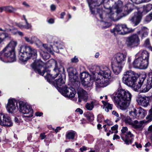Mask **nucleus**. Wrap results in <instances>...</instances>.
<instances>
[{
	"label": "nucleus",
	"instance_id": "obj_43",
	"mask_svg": "<svg viewBox=\"0 0 152 152\" xmlns=\"http://www.w3.org/2000/svg\"><path fill=\"white\" fill-rule=\"evenodd\" d=\"M43 47L48 52H51L52 51V49L51 48L49 47L48 45L46 44H43L42 45Z\"/></svg>",
	"mask_w": 152,
	"mask_h": 152
},
{
	"label": "nucleus",
	"instance_id": "obj_41",
	"mask_svg": "<svg viewBox=\"0 0 152 152\" xmlns=\"http://www.w3.org/2000/svg\"><path fill=\"white\" fill-rule=\"evenodd\" d=\"M6 38V34L4 33H0V44L3 42Z\"/></svg>",
	"mask_w": 152,
	"mask_h": 152
},
{
	"label": "nucleus",
	"instance_id": "obj_42",
	"mask_svg": "<svg viewBox=\"0 0 152 152\" xmlns=\"http://www.w3.org/2000/svg\"><path fill=\"white\" fill-rule=\"evenodd\" d=\"M101 21V24L103 25L102 28H105L109 27L110 26V24L108 22L105 21Z\"/></svg>",
	"mask_w": 152,
	"mask_h": 152
},
{
	"label": "nucleus",
	"instance_id": "obj_16",
	"mask_svg": "<svg viewBox=\"0 0 152 152\" xmlns=\"http://www.w3.org/2000/svg\"><path fill=\"white\" fill-rule=\"evenodd\" d=\"M149 99L148 97L139 95L136 99L138 103L142 106L147 107L149 103Z\"/></svg>",
	"mask_w": 152,
	"mask_h": 152
},
{
	"label": "nucleus",
	"instance_id": "obj_10",
	"mask_svg": "<svg viewBox=\"0 0 152 152\" xmlns=\"http://www.w3.org/2000/svg\"><path fill=\"white\" fill-rule=\"evenodd\" d=\"M127 56L126 53L119 52L115 54L112 59V63L124 65Z\"/></svg>",
	"mask_w": 152,
	"mask_h": 152
},
{
	"label": "nucleus",
	"instance_id": "obj_61",
	"mask_svg": "<svg viewBox=\"0 0 152 152\" xmlns=\"http://www.w3.org/2000/svg\"><path fill=\"white\" fill-rule=\"evenodd\" d=\"M65 12H62L61 14L60 18L61 19L64 18V16L65 15Z\"/></svg>",
	"mask_w": 152,
	"mask_h": 152
},
{
	"label": "nucleus",
	"instance_id": "obj_57",
	"mask_svg": "<svg viewBox=\"0 0 152 152\" xmlns=\"http://www.w3.org/2000/svg\"><path fill=\"white\" fill-rule=\"evenodd\" d=\"M43 114V113H39V112H36L35 113V115L37 116H42Z\"/></svg>",
	"mask_w": 152,
	"mask_h": 152
},
{
	"label": "nucleus",
	"instance_id": "obj_51",
	"mask_svg": "<svg viewBox=\"0 0 152 152\" xmlns=\"http://www.w3.org/2000/svg\"><path fill=\"white\" fill-rule=\"evenodd\" d=\"M146 118L147 120V122L151 121L152 120V118H151V116L149 115L147 116Z\"/></svg>",
	"mask_w": 152,
	"mask_h": 152
},
{
	"label": "nucleus",
	"instance_id": "obj_19",
	"mask_svg": "<svg viewBox=\"0 0 152 152\" xmlns=\"http://www.w3.org/2000/svg\"><path fill=\"white\" fill-rule=\"evenodd\" d=\"M142 14L140 12L135 13L134 16L130 19L131 22L135 26L138 25L140 22L142 18Z\"/></svg>",
	"mask_w": 152,
	"mask_h": 152
},
{
	"label": "nucleus",
	"instance_id": "obj_54",
	"mask_svg": "<svg viewBox=\"0 0 152 152\" xmlns=\"http://www.w3.org/2000/svg\"><path fill=\"white\" fill-rule=\"evenodd\" d=\"M50 9L52 11H54L56 10V6L53 4H52L50 6Z\"/></svg>",
	"mask_w": 152,
	"mask_h": 152
},
{
	"label": "nucleus",
	"instance_id": "obj_63",
	"mask_svg": "<svg viewBox=\"0 0 152 152\" xmlns=\"http://www.w3.org/2000/svg\"><path fill=\"white\" fill-rule=\"evenodd\" d=\"M151 116V118H152V108L149 111V114Z\"/></svg>",
	"mask_w": 152,
	"mask_h": 152
},
{
	"label": "nucleus",
	"instance_id": "obj_52",
	"mask_svg": "<svg viewBox=\"0 0 152 152\" xmlns=\"http://www.w3.org/2000/svg\"><path fill=\"white\" fill-rule=\"evenodd\" d=\"M76 112H79L80 114H82L83 113V111L80 108H77L76 111Z\"/></svg>",
	"mask_w": 152,
	"mask_h": 152
},
{
	"label": "nucleus",
	"instance_id": "obj_35",
	"mask_svg": "<svg viewBox=\"0 0 152 152\" xmlns=\"http://www.w3.org/2000/svg\"><path fill=\"white\" fill-rule=\"evenodd\" d=\"M85 116L86 117L87 120L89 121H91L94 119V115L89 112H87L85 114Z\"/></svg>",
	"mask_w": 152,
	"mask_h": 152
},
{
	"label": "nucleus",
	"instance_id": "obj_29",
	"mask_svg": "<svg viewBox=\"0 0 152 152\" xmlns=\"http://www.w3.org/2000/svg\"><path fill=\"white\" fill-rule=\"evenodd\" d=\"M76 134V133L73 130H71L66 132V138L68 139L73 140L74 139L75 135Z\"/></svg>",
	"mask_w": 152,
	"mask_h": 152
},
{
	"label": "nucleus",
	"instance_id": "obj_14",
	"mask_svg": "<svg viewBox=\"0 0 152 152\" xmlns=\"http://www.w3.org/2000/svg\"><path fill=\"white\" fill-rule=\"evenodd\" d=\"M145 78L146 75L145 74L141 75L140 77V80L138 82V83H134L132 86H129L132 87L135 91H139L142 86L144 83Z\"/></svg>",
	"mask_w": 152,
	"mask_h": 152
},
{
	"label": "nucleus",
	"instance_id": "obj_28",
	"mask_svg": "<svg viewBox=\"0 0 152 152\" xmlns=\"http://www.w3.org/2000/svg\"><path fill=\"white\" fill-rule=\"evenodd\" d=\"M124 7L125 10L127 12L126 15H127L128 14L133 10L134 6L133 4L129 3L125 5Z\"/></svg>",
	"mask_w": 152,
	"mask_h": 152
},
{
	"label": "nucleus",
	"instance_id": "obj_64",
	"mask_svg": "<svg viewBox=\"0 0 152 152\" xmlns=\"http://www.w3.org/2000/svg\"><path fill=\"white\" fill-rule=\"evenodd\" d=\"M65 152H73V151L72 149H66Z\"/></svg>",
	"mask_w": 152,
	"mask_h": 152
},
{
	"label": "nucleus",
	"instance_id": "obj_17",
	"mask_svg": "<svg viewBox=\"0 0 152 152\" xmlns=\"http://www.w3.org/2000/svg\"><path fill=\"white\" fill-rule=\"evenodd\" d=\"M152 87V72L148 74V78L147 80V83L142 87V91L146 92L148 91Z\"/></svg>",
	"mask_w": 152,
	"mask_h": 152
},
{
	"label": "nucleus",
	"instance_id": "obj_59",
	"mask_svg": "<svg viewBox=\"0 0 152 152\" xmlns=\"http://www.w3.org/2000/svg\"><path fill=\"white\" fill-rule=\"evenodd\" d=\"M120 138V137L117 135L115 134L114 135L113 137V140H115V139H119Z\"/></svg>",
	"mask_w": 152,
	"mask_h": 152
},
{
	"label": "nucleus",
	"instance_id": "obj_6",
	"mask_svg": "<svg viewBox=\"0 0 152 152\" xmlns=\"http://www.w3.org/2000/svg\"><path fill=\"white\" fill-rule=\"evenodd\" d=\"M17 44L16 42L12 41L3 50L4 56L9 58L11 62L15 60L16 56L14 50Z\"/></svg>",
	"mask_w": 152,
	"mask_h": 152
},
{
	"label": "nucleus",
	"instance_id": "obj_26",
	"mask_svg": "<svg viewBox=\"0 0 152 152\" xmlns=\"http://www.w3.org/2000/svg\"><path fill=\"white\" fill-rule=\"evenodd\" d=\"M148 29L145 26L142 27L141 30L137 32V34L141 35L142 38L146 37L148 34Z\"/></svg>",
	"mask_w": 152,
	"mask_h": 152
},
{
	"label": "nucleus",
	"instance_id": "obj_46",
	"mask_svg": "<svg viewBox=\"0 0 152 152\" xmlns=\"http://www.w3.org/2000/svg\"><path fill=\"white\" fill-rule=\"evenodd\" d=\"M26 25H24V28L26 29H29L31 28V24L29 23L28 21L26 22Z\"/></svg>",
	"mask_w": 152,
	"mask_h": 152
},
{
	"label": "nucleus",
	"instance_id": "obj_4",
	"mask_svg": "<svg viewBox=\"0 0 152 152\" xmlns=\"http://www.w3.org/2000/svg\"><path fill=\"white\" fill-rule=\"evenodd\" d=\"M131 98L132 95L129 92L122 88L118 89L114 96L116 106L123 110H126L129 107Z\"/></svg>",
	"mask_w": 152,
	"mask_h": 152
},
{
	"label": "nucleus",
	"instance_id": "obj_18",
	"mask_svg": "<svg viewBox=\"0 0 152 152\" xmlns=\"http://www.w3.org/2000/svg\"><path fill=\"white\" fill-rule=\"evenodd\" d=\"M77 94L78 95V101L80 102L82 100L86 101L88 98V94L86 91L83 89L79 88Z\"/></svg>",
	"mask_w": 152,
	"mask_h": 152
},
{
	"label": "nucleus",
	"instance_id": "obj_8",
	"mask_svg": "<svg viewBox=\"0 0 152 152\" xmlns=\"http://www.w3.org/2000/svg\"><path fill=\"white\" fill-rule=\"evenodd\" d=\"M140 40L137 34H134L127 37L126 44L130 48L137 47L140 44Z\"/></svg>",
	"mask_w": 152,
	"mask_h": 152
},
{
	"label": "nucleus",
	"instance_id": "obj_40",
	"mask_svg": "<svg viewBox=\"0 0 152 152\" xmlns=\"http://www.w3.org/2000/svg\"><path fill=\"white\" fill-rule=\"evenodd\" d=\"M125 122L126 124L132 125V126L133 124L134 121H132L131 118L129 117H127L125 118Z\"/></svg>",
	"mask_w": 152,
	"mask_h": 152
},
{
	"label": "nucleus",
	"instance_id": "obj_39",
	"mask_svg": "<svg viewBox=\"0 0 152 152\" xmlns=\"http://www.w3.org/2000/svg\"><path fill=\"white\" fill-rule=\"evenodd\" d=\"M5 11L9 12H12L16 10V9L11 6L5 7Z\"/></svg>",
	"mask_w": 152,
	"mask_h": 152
},
{
	"label": "nucleus",
	"instance_id": "obj_11",
	"mask_svg": "<svg viewBox=\"0 0 152 152\" xmlns=\"http://www.w3.org/2000/svg\"><path fill=\"white\" fill-rule=\"evenodd\" d=\"M135 59L133 63V67L136 68L140 69H146L148 65L147 64V62H145L142 57L139 56L135 55Z\"/></svg>",
	"mask_w": 152,
	"mask_h": 152
},
{
	"label": "nucleus",
	"instance_id": "obj_30",
	"mask_svg": "<svg viewBox=\"0 0 152 152\" xmlns=\"http://www.w3.org/2000/svg\"><path fill=\"white\" fill-rule=\"evenodd\" d=\"M102 102L104 106V108L105 111L108 112L110 110H112L113 108V105L105 101H102Z\"/></svg>",
	"mask_w": 152,
	"mask_h": 152
},
{
	"label": "nucleus",
	"instance_id": "obj_48",
	"mask_svg": "<svg viewBox=\"0 0 152 152\" xmlns=\"http://www.w3.org/2000/svg\"><path fill=\"white\" fill-rule=\"evenodd\" d=\"M71 61L72 63L77 62L78 61V58L75 56L74 58H72L71 59Z\"/></svg>",
	"mask_w": 152,
	"mask_h": 152
},
{
	"label": "nucleus",
	"instance_id": "obj_33",
	"mask_svg": "<svg viewBox=\"0 0 152 152\" xmlns=\"http://www.w3.org/2000/svg\"><path fill=\"white\" fill-rule=\"evenodd\" d=\"M123 29L122 34L123 35L126 34L131 32H132L134 30L132 28H127L126 25L125 24H123Z\"/></svg>",
	"mask_w": 152,
	"mask_h": 152
},
{
	"label": "nucleus",
	"instance_id": "obj_31",
	"mask_svg": "<svg viewBox=\"0 0 152 152\" xmlns=\"http://www.w3.org/2000/svg\"><path fill=\"white\" fill-rule=\"evenodd\" d=\"M144 123V121H142L138 122L137 120H135L134 121L132 126L136 129L140 128L142 127Z\"/></svg>",
	"mask_w": 152,
	"mask_h": 152
},
{
	"label": "nucleus",
	"instance_id": "obj_24",
	"mask_svg": "<svg viewBox=\"0 0 152 152\" xmlns=\"http://www.w3.org/2000/svg\"><path fill=\"white\" fill-rule=\"evenodd\" d=\"M123 24L118 25L113 29H111V32L114 35L118 34H122L123 32Z\"/></svg>",
	"mask_w": 152,
	"mask_h": 152
},
{
	"label": "nucleus",
	"instance_id": "obj_15",
	"mask_svg": "<svg viewBox=\"0 0 152 152\" xmlns=\"http://www.w3.org/2000/svg\"><path fill=\"white\" fill-rule=\"evenodd\" d=\"M90 10L93 13H94L95 10L93 8L98 7L103 2V0H87Z\"/></svg>",
	"mask_w": 152,
	"mask_h": 152
},
{
	"label": "nucleus",
	"instance_id": "obj_20",
	"mask_svg": "<svg viewBox=\"0 0 152 152\" xmlns=\"http://www.w3.org/2000/svg\"><path fill=\"white\" fill-rule=\"evenodd\" d=\"M137 56L142 57L144 61L146 62L148 66L149 64V53L145 50H140L137 54Z\"/></svg>",
	"mask_w": 152,
	"mask_h": 152
},
{
	"label": "nucleus",
	"instance_id": "obj_22",
	"mask_svg": "<svg viewBox=\"0 0 152 152\" xmlns=\"http://www.w3.org/2000/svg\"><path fill=\"white\" fill-rule=\"evenodd\" d=\"M80 75L81 83L84 86H86L87 83L86 79L88 78L90 79V75L88 72H83L80 74Z\"/></svg>",
	"mask_w": 152,
	"mask_h": 152
},
{
	"label": "nucleus",
	"instance_id": "obj_12",
	"mask_svg": "<svg viewBox=\"0 0 152 152\" xmlns=\"http://www.w3.org/2000/svg\"><path fill=\"white\" fill-rule=\"evenodd\" d=\"M18 104L17 101L15 99H9L7 106L8 111L10 113L16 111L18 108Z\"/></svg>",
	"mask_w": 152,
	"mask_h": 152
},
{
	"label": "nucleus",
	"instance_id": "obj_55",
	"mask_svg": "<svg viewBox=\"0 0 152 152\" xmlns=\"http://www.w3.org/2000/svg\"><path fill=\"white\" fill-rule=\"evenodd\" d=\"M46 136L45 133H42L40 135V137L42 139H43L46 137Z\"/></svg>",
	"mask_w": 152,
	"mask_h": 152
},
{
	"label": "nucleus",
	"instance_id": "obj_50",
	"mask_svg": "<svg viewBox=\"0 0 152 152\" xmlns=\"http://www.w3.org/2000/svg\"><path fill=\"white\" fill-rule=\"evenodd\" d=\"M127 130L128 128L126 127H122L121 131L122 133H125Z\"/></svg>",
	"mask_w": 152,
	"mask_h": 152
},
{
	"label": "nucleus",
	"instance_id": "obj_23",
	"mask_svg": "<svg viewBox=\"0 0 152 152\" xmlns=\"http://www.w3.org/2000/svg\"><path fill=\"white\" fill-rule=\"evenodd\" d=\"M112 64L113 71L116 75H118L120 73L124 65L115 63H113Z\"/></svg>",
	"mask_w": 152,
	"mask_h": 152
},
{
	"label": "nucleus",
	"instance_id": "obj_9",
	"mask_svg": "<svg viewBox=\"0 0 152 152\" xmlns=\"http://www.w3.org/2000/svg\"><path fill=\"white\" fill-rule=\"evenodd\" d=\"M20 111L22 113L26 114L25 117H31L33 116V111L31 105L22 101L18 102Z\"/></svg>",
	"mask_w": 152,
	"mask_h": 152
},
{
	"label": "nucleus",
	"instance_id": "obj_36",
	"mask_svg": "<svg viewBox=\"0 0 152 152\" xmlns=\"http://www.w3.org/2000/svg\"><path fill=\"white\" fill-rule=\"evenodd\" d=\"M41 55L45 60L49 59L50 57V55L47 52L42 51L40 53Z\"/></svg>",
	"mask_w": 152,
	"mask_h": 152
},
{
	"label": "nucleus",
	"instance_id": "obj_38",
	"mask_svg": "<svg viewBox=\"0 0 152 152\" xmlns=\"http://www.w3.org/2000/svg\"><path fill=\"white\" fill-rule=\"evenodd\" d=\"M130 115L134 118H137V110L135 108H133L131 110V111L129 112Z\"/></svg>",
	"mask_w": 152,
	"mask_h": 152
},
{
	"label": "nucleus",
	"instance_id": "obj_13",
	"mask_svg": "<svg viewBox=\"0 0 152 152\" xmlns=\"http://www.w3.org/2000/svg\"><path fill=\"white\" fill-rule=\"evenodd\" d=\"M0 125L8 126H12V123L10 117L7 114L0 115Z\"/></svg>",
	"mask_w": 152,
	"mask_h": 152
},
{
	"label": "nucleus",
	"instance_id": "obj_1",
	"mask_svg": "<svg viewBox=\"0 0 152 152\" xmlns=\"http://www.w3.org/2000/svg\"><path fill=\"white\" fill-rule=\"evenodd\" d=\"M55 67L53 69L54 74L50 73V70L48 68H43V63L40 60L35 61L31 64L32 68L36 73H38L41 75H43L45 72L46 75L45 77L47 81L50 83L52 82V80L54 79L58 75H59V78L56 79L54 82V85L56 88H60L65 83V80L62 78L61 73L63 74L64 71V68L61 65H58L56 61L55 62Z\"/></svg>",
	"mask_w": 152,
	"mask_h": 152
},
{
	"label": "nucleus",
	"instance_id": "obj_58",
	"mask_svg": "<svg viewBox=\"0 0 152 152\" xmlns=\"http://www.w3.org/2000/svg\"><path fill=\"white\" fill-rule=\"evenodd\" d=\"M48 22L50 24L53 23L54 22V20L53 19L51 18L48 20Z\"/></svg>",
	"mask_w": 152,
	"mask_h": 152
},
{
	"label": "nucleus",
	"instance_id": "obj_47",
	"mask_svg": "<svg viewBox=\"0 0 152 152\" xmlns=\"http://www.w3.org/2000/svg\"><path fill=\"white\" fill-rule=\"evenodd\" d=\"M118 127V126L116 124L115 125L113 126L111 128V129L113 131H115V133H117L118 132V131L117 130V129Z\"/></svg>",
	"mask_w": 152,
	"mask_h": 152
},
{
	"label": "nucleus",
	"instance_id": "obj_25",
	"mask_svg": "<svg viewBox=\"0 0 152 152\" xmlns=\"http://www.w3.org/2000/svg\"><path fill=\"white\" fill-rule=\"evenodd\" d=\"M133 136V134L129 132L127 133L125 138L122 137L121 138L124 141L126 144L128 145L129 143H132V140L133 139L132 138Z\"/></svg>",
	"mask_w": 152,
	"mask_h": 152
},
{
	"label": "nucleus",
	"instance_id": "obj_45",
	"mask_svg": "<svg viewBox=\"0 0 152 152\" xmlns=\"http://www.w3.org/2000/svg\"><path fill=\"white\" fill-rule=\"evenodd\" d=\"M152 17L151 14L146 16L145 20L146 21L149 22L151 21L152 19Z\"/></svg>",
	"mask_w": 152,
	"mask_h": 152
},
{
	"label": "nucleus",
	"instance_id": "obj_37",
	"mask_svg": "<svg viewBox=\"0 0 152 152\" xmlns=\"http://www.w3.org/2000/svg\"><path fill=\"white\" fill-rule=\"evenodd\" d=\"M94 103L93 102H91V103H87L85 105L86 108L87 110H91L94 107Z\"/></svg>",
	"mask_w": 152,
	"mask_h": 152
},
{
	"label": "nucleus",
	"instance_id": "obj_2",
	"mask_svg": "<svg viewBox=\"0 0 152 152\" xmlns=\"http://www.w3.org/2000/svg\"><path fill=\"white\" fill-rule=\"evenodd\" d=\"M123 7L122 2L120 1H118L110 9V12L107 13L102 11L101 9H98V7L93 8V10L95 11L94 13L96 11L98 13L99 16L101 19L104 20L116 21L119 20L121 18L119 15V14L122 11Z\"/></svg>",
	"mask_w": 152,
	"mask_h": 152
},
{
	"label": "nucleus",
	"instance_id": "obj_5",
	"mask_svg": "<svg viewBox=\"0 0 152 152\" xmlns=\"http://www.w3.org/2000/svg\"><path fill=\"white\" fill-rule=\"evenodd\" d=\"M19 58L23 61H26L31 57L33 59L37 58V50L30 46H21L19 50Z\"/></svg>",
	"mask_w": 152,
	"mask_h": 152
},
{
	"label": "nucleus",
	"instance_id": "obj_32",
	"mask_svg": "<svg viewBox=\"0 0 152 152\" xmlns=\"http://www.w3.org/2000/svg\"><path fill=\"white\" fill-rule=\"evenodd\" d=\"M152 9V4H148L143 6V12L147 13Z\"/></svg>",
	"mask_w": 152,
	"mask_h": 152
},
{
	"label": "nucleus",
	"instance_id": "obj_34",
	"mask_svg": "<svg viewBox=\"0 0 152 152\" xmlns=\"http://www.w3.org/2000/svg\"><path fill=\"white\" fill-rule=\"evenodd\" d=\"M143 46L152 51V47L151 46L150 39L149 38H147L145 40Z\"/></svg>",
	"mask_w": 152,
	"mask_h": 152
},
{
	"label": "nucleus",
	"instance_id": "obj_62",
	"mask_svg": "<svg viewBox=\"0 0 152 152\" xmlns=\"http://www.w3.org/2000/svg\"><path fill=\"white\" fill-rule=\"evenodd\" d=\"M61 129V128L60 127H57L55 129V132L56 133L58 132V130Z\"/></svg>",
	"mask_w": 152,
	"mask_h": 152
},
{
	"label": "nucleus",
	"instance_id": "obj_3",
	"mask_svg": "<svg viewBox=\"0 0 152 152\" xmlns=\"http://www.w3.org/2000/svg\"><path fill=\"white\" fill-rule=\"evenodd\" d=\"M94 72L101 76L95 80L96 87H104L110 84L111 72L108 67L105 65L96 66Z\"/></svg>",
	"mask_w": 152,
	"mask_h": 152
},
{
	"label": "nucleus",
	"instance_id": "obj_44",
	"mask_svg": "<svg viewBox=\"0 0 152 152\" xmlns=\"http://www.w3.org/2000/svg\"><path fill=\"white\" fill-rule=\"evenodd\" d=\"M132 2L138 4L142 2H146L145 0H131Z\"/></svg>",
	"mask_w": 152,
	"mask_h": 152
},
{
	"label": "nucleus",
	"instance_id": "obj_60",
	"mask_svg": "<svg viewBox=\"0 0 152 152\" xmlns=\"http://www.w3.org/2000/svg\"><path fill=\"white\" fill-rule=\"evenodd\" d=\"M23 4L26 7H30L29 5L26 2H23Z\"/></svg>",
	"mask_w": 152,
	"mask_h": 152
},
{
	"label": "nucleus",
	"instance_id": "obj_53",
	"mask_svg": "<svg viewBox=\"0 0 152 152\" xmlns=\"http://www.w3.org/2000/svg\"><path fill=\"white\" fill-rule=\"evenodd\" d=\"M112 113L113 115H115L117 117H118L119 116L118 113L115 111H113L112 112Z\"/></svg>",
	"mask_w": 152,
	"mask_h": 152
},
{
	"label": "nucleus",
	"instance_id": "obj_56",
	"mask_svg": "<svg viewBox=\"0 0 152 152\" xmlns=\"http://www.w3.org/2000/svg\"><path fill=\"white\" fill-rule=\"evenodd\" d=\"M87 150V148L85 146H83L80 148V150L81 151H86Z\"/></svg>",
	"mask_w": 152,
	"mask_h": 152
},
{
	"label": "nucleus",
	"instance_id": "obj_27",
	"mask_svg": "<svg viewBox=\"0 0 152 152\" xmlns=\"http://www.w3.org/2000/svg\"><path fill=\"white\" fill-rule=\"evenodd\" d=\"M146 114L147 112L145 110L142 108H140L138 111L137 118L140 119H142L144 117Z\"/></svg>",
	"mask_w": 152,
	"mask_h": 152
},
{
	"label": "nucleus",
	"instance_id": "obj_7",
	"mask_svg": "<svg viewBox=\"0 0 152 152\" xmlns=\"http://www.w3.org/2000/svg\"><path fill=\"white\" fill-rule=\"evenodd\" d=\"M137 74L131 70L127 71L124 72L123 77V82L129 86L132 85L136 81Z\"/></svg>",
	"mask_w": 152,
	"mask_h": 152
},
{
	"label": "nucleus",
	"instance_id": "obj_49",
	"mask_svg": "<svg viewBox=\"0 0 152 152\" xmlns=\"http://www.w3.org/2000/svg\"><path fill=\"white\" fill-rule=\"evenodd\" d=\"M105 122L107 123V125L109 126H111L113 124V123L108 120H106Z\"/></svg>",
	"mask_w": 152,
	"mask_h": 152
},
{
	"label": "nucleus",
	"instance_id": "obj_21",
	"mask_svg": "<svg viewBox=\"0 0 152 152\" xmlns=\"http://www.w3.org/2000/svg\"><path fill=\"white\" fill-rule=\"evenodd\" d=\"M64 91L65 96L72 98L75 96L76 92L75 89L72 88L66 87L64 88Z\"/></svg>",
	"mask_w": 152,
	"mask_h": 152
}]
</instances>
